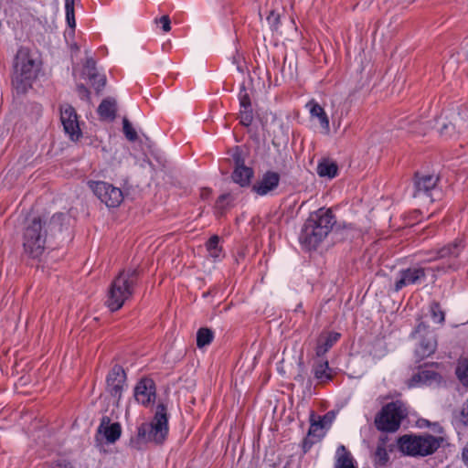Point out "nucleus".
I'll return each instance as SVG.
<instances>
[{
  "label": "nucleus",
  "mask_w": 468,
  "mask_h": 468,
  "mask_svg": "<svg viewBox=\"0 0 468 468\" xmlns=\"http://www.w3.org/2000/svg\"><path fill=\"white\" fill-rule=\"evenodd\" d=\"M60 121L64 131L72 140H78L80 135V128L79 125L78 116L75 109L64 104L60 107Z\"/></svg>",
  "instance_id": "11"
},
{
  "label": "nucleus",
  "mask_w": 468,
  "mask_h": 468,
  "mask_svg": "<svg viewBox=\"0 0 468 468\" xmlns=\"http://www.w3.org/2000/svg\"><path fill=\"white\" fill-rule=\"evenodd\" d=\"M122 124H123L122 130H123V133L125 134V137L131 142L136 141L137 133L133 129V127L132 126L130 122L126 118H124L122 121Z\"/></svg>",
  "instance_id": "33"
},
{
  "label": "nucleus",
  "mask_w": 468,
  "mask_h": 468,
  "mask_svg": "<svg viewBox=\"0 0 468 468\" xmlns=\"http://www.w3.org/2000/svg\"><path fill=\"white\" fill-rule=\"evenodd\" d=\"M430 312L434 322L442 324L445 319L443 311L441 309L439 303L433 302L430 306Z\"/></svg>",
  "instance_id": "31"
},
{
  "label": "nucleus",
  "mask_w": 468,
  "mask_h": 468,
  "mask_svg": "<svg viewBox=\"0 0 468 468\" xmlns=\"http://www.w3.org/2000/svg\"><path fill=\"white\" fill-rule=\"evenodd\" d=\"M134 398L144 406L149 405L155 398V386L152 379H142L134 388Z\"/></svg>",
  "instance_id": "17"
},
{
  "label": "nucleus",
  "mask_w": 468,
  "mask_h": 468,
  "mask_svg": "<svg viewBox=\"0 0 468 468\" xmlns=\"http://www.w3.org/2000/svg\"><path fill=\"white\" fill-rule=\"evenodd\" d=\"M229 197V195H221L218 201H217V207L219 208V209H223L224 208V206H223V202Z\"/></svg>",
  "instance_id": "45"
},
{
  "label": "nucleus",
  "mask_w": 468,
  "mask_h": 468,
  "mask_svg": "<svg viewBox=\"0 0 468 468\" xmlns=\"http://www.w3.org/2000/svg\"><path fill=\"white\" fill-rule=\"evenodd\" d=\"M77 90L79 92V95L81 99L87 100L90 96L89 90L82 84L77 86Z\"/></svg>",
  "instance_id": "41"
},
{
  "label": "nucleus",
  "mask_w": 468,
  "mask_h": 468,
  "mask_svg": "<svg viewBox=\"0 0 468 468\" xmlns=\"http://www.w3.org/2000/svg\"><path fill=\"white\" fill-rule=\"evenodd\" d=\"M427 325L423 323H420L418 326L415 328V330L412 332L411 335L416 336L419 334H421L422 332L426 331Z\"/></svg>",
  "instance_id": "44"
},
{
  "label": "nucleus",
  "mask_w": 468,
  "mask_h": 468,
  "mask_svg": "<svg viewBox=\"0 0 468 468\" xmlns=\"http://www.w3.org/2000/svg\"><path fill=\"white\" fill-rule=\"evenodd\" d=\"M316 172L321 177L332 179L337 176L338 166L335 162L324 159L318 163Z\"/></svg>",
  "instance_id": "24"
},
{
  "label": "nucleus",
  "mask_w": 468,
  "mask_h": 468,
  "mask_svg": "<svg viewBox=\"0 0 468 468\" xmlns=\"http://www.w3.org/2000/svg\"><path fill=\"white\" fill-rule=\"evenodd\" d=\"M324 238L325 236L306 219L299 236L301 244L307 250H314Z\"/></svg>",
  "instance_id": "14"
},
{
  "label": "nucleus",
  "mask_w": 468,
  "mask_h": 468,
  "mask_svg": "<svg viewBox=\"0 0 468 468\" xmlns=\"http://www.w3.org/2000/svg\"><path fill=\"white\" fill-rule=\"evenodd\" d=\"M312 371L318 383H326L333 378L332 369L325 359L321 358L316 361L313 366Z\"/></svg>",
  "instance_id": "23"
},
{
  "label": "nucleus",
  "mask_w": 468,
  "mask_h": 468,
  "mask_svg": "<svg viewBox=\"0 0 468 468\" xmlns=\"http://www.w3.org/2000/svg\"><path fill=\"white\" fill-rule=\"evenodd\" d=\"M239 101L240 109H251L250 99L244 86L240 88L239 93Z\"/></svg>",
  "instance_id": "35"
},
{
  "label": "nucleus",
  "mask_w": 468,
  "mask_h": 468,
  "mask_svg": "<svg viewBox=\"0 0 468 468\" xmlns=\"http://www.w3.org/2000/svg\"><path fill=\"white\" fill-rule=\"evenodd\" d=\"M158 24L161 25L162 29L165 32H168L171 29V20L168 16H163L158 20H156Z\"/></svg>",
  "instance_id": "40"
},
{
  "label": "nucleus",
  "mask_w": 468,
  "mask_h": 468,
  "mask_svg": "<svg viewBox=\"0 0 468 468\" xmlns=\"http://www.w3.org/2000/svg\"><path fill=\"white\" fill-rule=\"evenodd\" d=\"M209 193H210V192H209L208 190H205V191L202 193V197H203L204 198H207V197H208Z\"/></svg>",
  "instance_id": "49"
},
{
  "label": "nucleus",
  "mask_w": 468,
  "mask_h": 468,
  "mask_svg": "<svg viewBox=\"0 0 468 468\" xmlns=\"http://www.w3.org/2000/svg\"><path fill=\"white\" fill-rule=\"evenodd\" d=\"M438 364H426L424 366L420 367L418 372L413 374L411 378L410 379V386H431L432 384L440 383L441 380V377L434 369V367H438Z\"/></svg>",
  "instance_id": "12"
},
{
  "label": "nucleus",
  "mask_w": 468,
  "mask_h": 468,
  "mask_svg": "<svg viewBox=\"0 0 468 468\" xmlns=\"http://www.w3.org/2000/svg\"><path fill=\"white\" fill-rule=\"evenodd\" d=\"M341 335L336 332L323 333L317 339L315 347L316 356L322 358L330 348L339 340Z\"/></svg>",
  "instance_id": "22"
},
{
  "label": "nucleus",
  "mask_w": 468,
  "mask_h": 468,
  "mask_svg": "<svg viewBox=\"0 0 468 468\" xmlns=\"http://www.w3.org/2000/svg\"><path fill=\"white\" fill-rule=\"evenodd\" d=\"M308 105L310 106L311 116L317 118L322 128L328 132L330 129L329 119L324 108L314 101H311Z\"/></svg>",
  "instance_id": "25"
},
{
  "label": "nucleus",
  "mask_w": 468,
  "mask_h": 468,
  "mask_svg": "<svg viewBox=\"0 0 468 468\" xmlns=\"http://www.w3.org/2000/svg\"><path fill=\"white\" fill-rule=\"evenodd\" d=\"M268 20L269 22H271L272 20L276 22L279 20V16L271 12V15L268 16Z\"/></svg>",
  "instance_id": "46"
},
{
  "label": "nucleus",
  "mask_w": 468,
  "mask_h": 468,
  "mask_svg": "<svg viewBox=\"0 0 468 468\" xmlns=\"http://www.w3.org/2000/svg\"><path fill=\"white\" fill-rule=\"evenodd\" d=\"M437 348V341L433 334L428 333L419 342L414 354L417 361L431 356Z\"/></svg>",
  "instance_id": "20"
},
{
  "label": "nucleus",
  "mask_w": 468,
  "mask_h": 468,
  "mask_svg": "<svg viewBox=\"0 0 468 468\" xmlns=\"http://www.w3.org/2000/svg\"><path fill=\"white\" fill-rule=\"evenodd\" d=\"M280 183V175L273 171H267L252 186V190L259 196H266L276 189Z\"/></svg>",
  "instance_id": "16"
},
{
  "label": "nucleus",
  "mask_w": 468,
  "mask_h": 468,
  "mask_svg": "<svg viewBox=\"0 0 468 468\" xmlns=\"http://www.w3.org/2000/svg\"><path fill=\"white\" fill-rule=\"evenodd\" d=\"M307 220L325 237L335 224V218L332 210L324 207L311 213Z\"/></svg>",
  "instance_id": "13"
},
{
  "label": "nucleus",
  "mask_w": 468,
  "mask_h": 468,
  "mask_svg": "<svg viewBox=\"0 0 468 468\" xmlns=\"http://www.w3.org/2000/svg\"><path fill=\"white\" fill-rule=\"evenodd\" d=\"M49 468H73V466L66 461H58L51 463Z\"/></svg>",
  "instance_id": "42"
},
{
  "label": "nucleus",
  "mask_w": 468,
  "mask_h": 468,
  "mask_svg": "<svg viewBox=\"0 0 468 468\" xmlns=\"http://www.w3.org/2000/svg\"><path fill=\"white\" fill-rule=\"evenodd\" d=\"M342 451L344 453L339 454L337 461H336V468H356L353 464L352 457L349 453L346 452L345 446L341 445L337 449V452Z\"/></svg>",
  "instance_id": "29"
},
{
  "label": "nucleus",
  "mask_w": 468,
  "mask_h": 468,
  "mask_svg": "<svg viewBox=\"0 0 468 468\" xmlns=\"http://www.w3.org/2000/svg\"><path fill=\"white\" fill-rule=\"evenodd\" d=\"M126 374L119 365H114L106 378V391L118 403L126 386Z\"/></svg>",
  "instance_id": "9"
},
{
  "label": "nucleus",
  "mask_w": 468,
  "mask_h": 468,
  "mask_svg": "<svg viewBox=\"0 0 468 468\" xmlns=\"http://www.w3.org/2000/svg\"><path fill=\"white\" fill-rule=\"evenodd\" d=\"M138 275L137 269L123 270L112 282L106 299V305L112 312L121 309L133 296Z\"/></svg>",
  "instance_id": "2"
},
{
  "label": "nucleus",
  "mask_w": 468,
  "mask_h": 468,
  "mask_svg": "<svg viewBox=\"0 0 468 468\" xmlns=\"http://www.w3.org/2000/svg\"><path fill=\"white\" fill-rule=\"evenodd\" d=\"M253 120V114L251 109H240L239 111V122L244 126H250Z\"/></svg>",
  "instance_id": "34"
},
{
  "label": "nucleus",
  "mask_w": 468,
  "mask_h": 468,
  "mask_svg": "<svg viewBox=\"0 0 468 468\" xmlns=\"http://www.w3.org/2000/svg\"><path fill=\"white\" fill-rule=\"evenodd\" d=\"M439 133L441 136L451 138L455 134V124L452 122L443 123L440 128Z\"/></svg>",
  "instance_id": "37"
},
{
  "label": "nucleus",
  "mask_w": 468,
  "mask_h": 468,
  "mask_svg": "<svg viewBox=\"0 0 468 468\" xmlns=\"http://www.w3.org/2000/svg\"><path fill=\"white\" fill-rule=\"evenodd\" d=\"M464 245L463 241L460 239H455L453 242L449 243L441 249L436 250V256L431 258L430 261L433 260H447V263H443L441 265H438L431 270L433 273H446L450 271H456L459 268V265L456 262V259L459 257L461 252L463 251ZM434 278H436V274H433Z\"/></svg>",
  "instance_id": "7"
},
{
  "label": "nucleus",
  "mask_w": 468,
  "mask_h": 468,
  "mask_svg": "<svg viewBox=\"0 0 468 468\" xmlns=\"http://www.w3.org/2000/svg\"><path fill=\"white\" fill-rule=\"evenodd\" d=\"M214 337L213 332L208 328H200L197 334V346L202 348L209 345Z\"/></svg>",
  "instance_id": "28"
},
{
  "label": "nucleus",
  "mask_w": 468,
  "mask_h": 468,
  "mask_svg": "<svg viewBox=\"0 0 468 468\" xmlns=\"http://www.w3.org/2000/svg\"><path fill=\"white\" fill-rule=\"evenodd\" d=\"M115 102L111 100H103L98 107V112L102 119H113L115 117Z\"/></svg>",
  "instance_id": "26"
},
{
  "label": "nucleus",
  "mask_w": 468,
  "mask_h": 468,
  "mask_svg": "<svg viewBox=\"0 0 468 468\" xmlns=\"http://www.w3.org/2000/svg\"><path fill=\"white\" fill-rule=\"evenodd\" d=\"M406 415V410L400 402H390L382 408L375 423L379 431L393 432L399 428Z\"/></svg>",
  "instance_id": "6"
},
{
  "label": "nucleus",
  "mask_w": 468,
  "mask_h": 468,
  "mask_svg": "<svg viewBox=\"0 0 468 468\" xmlns=\"http://www.w3.org/2000/svg\"><path fill=\"white\" fill-rule=\"evenodd\" d=\"M394 445L389 443L388 435H381L378 439L377 449L374 453V463L377 467L387 466L389 461L388 452H392Z\"/></svg>",
  "instance_id": "19"
},
{
  "label": "nucleus",
  "mask_w": 468,
  "mask_h": 468,
  "mask_svg": "<svg viewBox=\"0 0 468 468\" xmlns=\"http://www.w3.org/2000/svg\"><path fill=\"white\" fill-rule=\"evenodd\" d=\"M84 73L88 75L89 79L97 77L95 61L93 58H87L84 66Z\"/></svg>",
  "instance_id": "36"
},
{
  "label": "nucleus",
  "mask_w": 468,
  "mask_h": 468,
  "mask_svg": "<svg viewBox=\"0 0 468 468\" xmlns=\"http://www.w3.org/2000/svg\"><path fill=\"white\" fill-rule=\"evenodd\" d=\"M433 426H434L433 431L435 432L441 433L442 431L441 427L438 423H434Z\"/></svg>",
  "instance_id": "48"
},
{
  "label": "nucleus",
  "mask_w": 468,
  "mask_h": 468,
  "mask_svg": "<svg viewBox=\"0 0 468 468\" xmlns=\"http://www.w3.org/2000/svg\"><path fill=\"white\" fill-rule=\"evenodd\" d=\"M121 432V425L118 422L111 423L107 416L101 418L98 433L103 435L108 442H115L120 438Z\"/></svg>",
  "instance_id": "21"
},
{
  "label": "nucleus",
  "mask_w": 468,
  "mask_h": 468,
  "mask_svg": "<svg viewBox=\"0 0 468 468\" xmlns=\"http://www.w3.org/2000/svg\"><path fill=\"white\" fill-rule=\"evenodd\" d=\"M168 433V418L166 407L159 404L154 420L150 423H143L138 428V439L144 442L162 443Z\"/></svg>",
  "instance_id": "4"
},
{
  "label": "nucleus",
  "mask_w": 468,
  "mask_h": 468,
  "mask_svg": "<svg viewBox=\"0 0 468 468\" xmlns=\"http://www.w3.org/2000/svg\"><path fill=\"white\" fill-rule=\"evenodd\" d=\"M443 441V438L430 434L403 435L398 440L399 450L410 456H426L433 453Z\"/></svg>",
  "instance_id": "3"
},
{
  "label": "nucleus",
  "mask_w": 468,
  "mask_h": 468,
  "mask_svg": "<svg viewBox=\"0 0 468 468\" xmlns=\"http://www.w3.org/2000/svg\"><path fill=\"white\" fill-rule=\"evenodd\" d=\"M14 68L13 85L18 91L25 92L36 78L38 66L28 51L21 48L16 53Z\"/></svg>",
  "instance_id": "5"
},
{
  "label": "nucleus",
  "mask_w": 468,
  "mask_h": 468,
  "mask_svg": "<svg viewBox=\"0 0 468 468\" xmlns=\"http://www.w3.org/2000/svg\"><path fill=\"white\" fill-rule=\"evenodd\" d=\"M90 80H92L91 84L97 91L101 90L106 84L105 77L99 74L95 78H90Z\"/></svg>",
  "instance_id": "38"
},
{
  "label": "nucleus",
  "mask_w": 468,
  "mask_h": 468,
  "mask_svg": "<svg viewBox=\"0 0 468 468\" xmlns=\"http://www.w3.org/2000/svg\"><path fill=\"white\" fill-rule=\"evenodd\" d=\"M463 459L465 463H468V445L464 448L463 452Z\"/></svg>",
  "instance_id": "47"
},
{
  "label": "nucleus",
  "mask_w": 468,
  "mask_h": 468,
  "mask_svg": "<svg viewBox=\"0 0 468 468\" xmlns=\"http://www.w3.org/2000/svg\"><path fill=\"white\" fill-rule=\"evenodd\" d=\"M66 218L63 213L54 214L48 222L40 216L27 218L22 232L24 254L32 259L39 258L46 250L48 233L60 232Z\"/></svg>",
  "instance_id": "1"
},
{
  "label": "nucleus",
  "mask_w": 468,
  "mask_h": 468,
  "mask_svg": "<svg viewBox=\"0 0 468 468\" xmlns=\"http://www.w3.org/2000/svg\"><path fill=\"white\" fill-rule=\"evenodd\" d=\"M324 428V422L322 420H319L318 421H312L308 435L309 436H319L318 431H321Z\"/></svg>",
  "instance_id": "39"
},
{
  "label": "nucleus",
  "mask_w": 468,
  "mask_h": 468,
  "mask_svg": "<svg viewBox=\"0 0 468 468\" xmlns=\"http://www.w3.org/2000/svg\"><path fill=\"white\" fill-rule=\"evenodd\" d=\"M461 415H462V420L463 421V423L468 424V399L463 406Z\"/></svg>",
  "instance_id": "43"
},
{
  "label": "nucleus",
  "mask_w": 468,
  "mask_h": 468,
  "mask_svg": "<svg viewBox=\"0 0 468 468\" xmlns=\"http://www.w3.org/2000/svg\"><path fill=\"white\" fill-rule=\"evenodd\" d=\"M66 19L70 27H75L74 0H65Z\"/></svg>",
  "instance_id": "32"
},
{
  "label": "nucleus",
  "mask_w": 468,
  "mask_h": 468,
  "mask_svg": "<svg viewBox=\"0 0 468 468\" xmlns=\"http://www.w3.org/2000/svg\"><path fill=\"white\" fill-rule=\"evenodd\" d=\"M431 268H423L415 266L401 270L399 272V277L395 282V291L399 292L403 287L420 283L424 281L427 272L431 271Z\"/></svg>",
  "instance_id": "10"
},
{
  "label": "nucleus",
  "mask_w": 468,
  "mask_h": 468,
  "mask_svg": "<svg viewBox=\"0 0 468 468\" xmlns=\"http://www.w3.org/2000/svg\"><path fill=\"white\" fill-rule=\"evenodd\" d=\"M456 375L459 380L468 387V360H463L458 364Z\"/></svg>",
  "instance_id": "30"
},
{
  "label": "nucleus",
  "mask_w": 468,
  "mask_h": 468,
  "mask_svg": "<svg viewBox=\"0 0 468 468\" xmlns=\"http://www.w3.org/2000/svg\"><path fill=\"white\" fill-rule=\"evenodd\" d=\"M89 186L94 195L108 207H117L123 200L122 191L107 182L91 181L89 182Z\"/></svg>",
  "instance_id": "8"
},
{
  "label": "nucleus",
  "mask_w": 468,
  "mask_h": 468,
  "mask_svg": "<svg viewBox=\"0 0 468 468\" xmlns=\"http://www.w3.org/2000/svg\"><path fill=\"white\" fill-rule=\"evenodd\" d=\"M219 238L217 235L212 236L207 242L206 247L209 253V256L214 260L221 258L222 249L218 245Z\"/></svg>",
  "instance_id": "27"
},
{
  "label": "nucleus",
  "mask_w": 468,
  "mask_h": 468,
  "mask_svg": "<svg viewBox=\"0 0 468 468\" xmlns=\"http://www.w3.org/2000/svg\"><path fill=\"white\" fill-rule=\"evenodd\" d=\"M233 158L235 161V169L232 173L233 181L240 186H249L253 176L252 168L244 165V160L241 158L239 154H235Z\"/></svg>",
  "instance_id": "18"
},
{
  "label": "nucleus",
  "mask_w": 468,
  "mask_h": 468,
  "mask_svg": "<svg viewBox=\"0 0 468 468\" xmlns=\"http://www.w3.org/2000/svg\"><path fill=\"white\" fill-rule=\"evenodd\" d=\"M438 182V177L433 175H419L416 174V179L414 183V193L415 197L422 196L428 197L433 201L432 192Z\"/></svg>",
  "instance_id": "15"
}]
</instances>
